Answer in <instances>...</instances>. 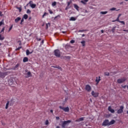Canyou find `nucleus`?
<instances>
[{
	"label": "nucleus",
	"instance_id": "nucleus-60",
	"mask_svg": "<svg viewBox=\"0 0 128 128\" xmlns=\"http://www.w3.org/2000/svg\"><path fill=\"white\" fill-rule=\"evenodd\" d=\"M84 36H85L84 34H82V37L84 38Z\"/></svg>",
	"mask_w": 128,
	"mask_h": 128
},
{
	"label": "nucleus",
	"instance_id": "nucleus-40",
	"mask_svg": "<svg viewBox=\"0 0 128 128\" xmlns=\"http://www.w3.org/2000/svg\"><path fill=\"white\" fill-rule=\"evenodd\" d=\"M46 14H47L46 12H44V14H43L42 18H44V16H46Z\"/></svg>",
	"mask_w": 128,
	"mask_h": 128
},
{
	"label": "nucleus",
	"instance_id": "nucleus-29",
	"mask_svg": "<svg viewBox=\"0 0 128 128\" xmlns=\"http://www.w3.org/2000/svg\"><path fill=\"white\" fill-rule=\"evenodd\" d=\"M2 24H4V20H2L1 22H0V26H2Z\"/></svg>",
	"mask_w": 128,
	"mask_h": 128
},
{
	"label": "nucleus",
	"instance_id": "nucleus-7",
	"mask_svg": "<svg viewBox=\"0 0 128 128\" xmlns=\"http://www.w3.org/2000/svg\"><path fill=\"white\" fill-rule=\"evenodd\" d=\"M85 90H86L90 92L92 90V87H90V85H86Z\"/></svg>",
	"mask_w": 128,
	"mask_h": 128
},
{
	"label": "nucleus",
	"instance_id": "nucleus-18",
	"mask_svg": "<svg viewBox=\"0 0 128 128\" xmlns=\"http://www.w3.org/2000/svg\"><path fill=\"white\" fill-rule=\"evenodd\" d=\"M116 122V120H112L110 122H109V126H112V124H114Z\"/></svg>",
	"mask_w": 128,
	"mask_h": 128
},
{
	"label": "nucleus",
	"instance_id": "nucleus-33",
	"mask_svg": "<svg viewBox=\"0 0 128 128\" xmlns=\"http://www.w3.org/2000/svg\"><path fill=\"white\" fill-rule=\"evenodd\" d=\"M120 22V18H118V17L117 18L116 20H114L113 21V22Z\"/></svg>",
	"mask_w": 128,
	"mask_h": 128
},
{
	"label": "nucleus",
	"instance_id": "nucleus-39",
	"mask_svg": "<svg viewBox=\"0 0 128 128\" xmlns=\"http://www.w3.org/2000/svg\"><path fill=\"white\" fill-rule=\"evenodd\" d=\"M31 11L29 9L27 10L26 14H30Z\"/></svg>",
	"mask_w": 128,
	"mask_h": 128
},
{
	"label": "nucleus",
	"instance_id": "nucleus-36",
	"mask_svg": "<svg viewBox=\"0 0 128 128\" xmlns=\"http://www.w3.org/2000/svg\"><path fill=\"white\" fill-rule=\"evenodd\" d=\"M48 12H49L50 14H54V12H52V11L50 10H49Z\"/></svg>",
	"mask_w": 128,
	"mask_h": 128
},
{
	"label": "nucleus",
	"instance_id": "nucleus-10",
	"mask_svg": "<svg viewBox=\"0 0 128 128\" xmlns=\"http://www.w3.org/2000/svg\"><path fill=\"white\" fill-rule=\"evenodd\" d=\"M6 76V72H0V78H4Z\"/></svg>",
	"mask_w": 128,
	"mask_h": 128
},
{
	"label": "nucleus",
	"instance_id": "nucleus-53",
	"mask_svg": "<svg viewBox=\"0 0 128 128\" xmlns=\"http://www.w3.org/2000/svg\"><path fill=\"white\" fill-rule=\"evenodd\" d=\"M70 4V2H68V6H69Z\"/></svg>",
	"mask_w": 128,
	"mask_h": 128
},
{
	"label": "nucleus",
	"instance_id": "nucleus-8",
	"mask_svg": "<svg viewBox=\"0 0 128 128\" xmlns=\"http://www.w3.org/2000/svg\"><path fill=\"white\" fill-rule=\"evenodd\" d=\"M25 78H30V76H32V73L30 72H28L27 73H25Z\"/></svg>",
	"mask_w": 128,
	"mask_h": 128
},
{
	"label": "nucleus",
	"instance_id": "nucleus-63",
	"mask_svg": "<svg viewBox=\"0 0 128 128\" xmlns=\"http://www.w3.org/2000/svg\"><path fill=\"white\" fill-rule=\"evenodd\" d=\"M110 76H112V73H110Z\"/></svg>",
	"mask_w": 128,
	"mask_h": 128
},
{
	"label": "nucleus",
	"instance_id": "nucleus-41",
	"mask_svg": "<svg viewBox=\"0 0 128 128\" xmlns=\"http://www.w3.org/2000/svg\"><path fill=\"white\" fill-rule=\"evenodd\" d=\"M45 124L46 126H48V120H46Z\"/></svg>",
	"mask_w": 128,
	"mask_h": 128
},
{
	"label": "nucleus",
	"instance_id": "nucleus-64",
	"mask_svg": "<svg viewBox=\"0 0 128 128\" xmlns=\"http://www.w3.org/2000/svg\"><path fill=\"white\" fill-rule=\"evenodd\" d=\"M46 27L48 28V24H46Z\"/></svg>",
	"mask_w": 128,
	"mask_h": 128
},
{
	"label": "nucleus",
	"instance_id": "nucleus-54",
	"mask_svg": "<svg viewBox=\"0 0 128 128\" xmlns=\"http://www.w3.org/2000/svg\"><path fill=\"white\" fill-rule=\"evenodd\" d=\"M123 32H128V30H124Z\"/></svg>",
	"mask_w": 128,
	"mask_h": 128
},
{
	"label": "nucleus",
	"instance_id": "nucleus-9",
	"mask_svg": "<svg viewBox=\"0 0 128 128\" xmlns=\"http://www.w3.org/2000/svg\"><path fill=\"white\" fill-rule=\"evenodd\" d=\"M92 95L94 98H96V97L98 96V92H95L94 91H92Z\"/></svg>",
	"mask_w": 128,
	"mask_h": 128
},
{
	"label": "nucleus",
	"instance_id": "nucleus-12",
	"mask_svg": "<svg viewBox=\"0 0 128 128\" xmlns=\"http://www.w3.org/2000/svg\"><path fill=\"white\" fill-rule=\"evenodd\" d=\"M96 82L97 83L96 84H98V82H100V76H98V78L96 77Z\"/></svg>",
	"mask_w": 128,
	"mask_h": 128
},
{
	"label": "nucleus",
	"instance_id": "nucleus-44",
	"mask_svg": "<svg viewBox=\"0 0 128 128\" xmlns=\"http://www.w3.org/2000/svg\"><path fill=\"white\" fill-rule=\"evenodd\" d=\"M120 24H126L124 23V21H120Z\"/></svg>",
	"mask_w": 128,
	"mask_h": 128
},
{
	"label": "nucleus",
	"instance_id": "nucleus-51",
	"mask_svg": "<svg viewBox=\"0 0 128 128\" xmlns=\"http://www.w3.org/2000/svg\"><path fill=\"white\" fill-rule=\"evenodd\" d=\"M56 120H60V117L56 116Z\"/></svg>",
	"mask_w": 128,
	"mask_h": 128
},
{
	"label": "nucleus",
	"instance_id": "nucleus-47",
	"mask_svg": "<svg viewBox=\"0 0 128 128\" xmlns=\"http://www.w3.org/2000/svg\"><path fill=\"white\" fill-rule=\"evenodd\" d=\"M21 48L20 47H18V48H16V50H20Z\"/></svg>",
	"mask_w": 128,
	"mask_h": 128
},
{
	"label": "nucleus",
	"instance_id": "nucleus-46",
	"mask_svg": "<svg viewBox=\"0 0 128 128\" xmlns=\"http://www.w3.org/2000/svg\"><path fill=\"white\" fill-rule=\"evenodd\" d=\"M70 43L71 44H74V40H70Z\"/></svg>",
	"mask_w": 128,
	"mask_h": 128
},
{
	"label": "nucleus",
	"instance_id": "nucleus-27",
	"mask_svg": "<svg viewBox=\"0 0 128 128\" xmlns=\"http://www.w3.org/2000/svg\"><path fill=\"white\" fill-rule=\"evenodd\" d=\"M81 44L82 46H86V41H82L81 42Z\"/></svg>",
	"mask_w": 128,
	"mask_h": 128
},
{
	"label": "nucleus",
	"instance_id": "nucleus-26",
	"mask_svg": "<svg viewBox=\"0 0 128 128\" xmlns=\"http://www.w3.org/2000/svg\"><path fill=\"white\" fill-rule=\"evenodd\" d=\"M16 8H17V10H18L20 12H22V6H20V7L16 6Z\"/></svg>",
	"mask_w": 128,
	"mask_h": 128
},
{
	"label": "nucleus",
	"instance_id": "nucleus-22",
	"mask_svg": "<svg viewBox=\"0 0 128 128\" xmlns=\"http://www.w3.org/2000/svg\"><path fill=\"white\" fill-rule=\"evenodd\" d=\"M28 14H25L24 15L23 18H24V20H28Z\"/></svg>",
	"mask_w": 128,
	"mask_h": 128
},
{
	"label": "nucleus",
	"instance_id": "nucleus-1",
	"mask_svg": "<svg viewBox=\"0 0 128 128\" xmlns=\"http://www.w3.org/2000/svg\"><path fill=\"white\" fill-rule=\"evenodd\" d=\"M54 54L57 58H60V51L59 50H54Z\"/></svg>",
	"mask_w": 128,
	"mask_h": 128
},
{
	"label": "nucleus",
	"instance_id": "nucleus-62",
	"mask_svg": "<svg viewBox=\"0 0 128 128\" xmlns=\"http://www.w3.org/2000/svg\"><path fill=\"white\" fill-rule=\"evenodd\" d=\"M42 44H44V40H42Z\"/></svg>",
	"mask_w": 128,
	"mask_h": 128
},
{
	"label": "nucleus",
	"instance_id": "nucleus-21",
	"mask_svg": "<svg viewBox=\"0 0 128 128\" xmlns=\"http://www.w3.org/2000/svg\"><path fill=\"white\" fill-rule=\"evenodd\" d=\"M30 8H36V4H32L30 5Z\"/></svg>",
	"mask_w": 128,
	"mask_h": 128
},
{
	"label": "nucleus",
	"instance_id": "nucleus-57",
	"mask_svg": "<svg viewBox=\"0 0 128 128\" xmlns=\"http://www.w3.org/2000/svg\"><path fill=\"white\" fill-rule=\"evenodd\" d=\"M50 112H52H52H54V110H50Z\"/></svg>",
	"mask_w": 128,
	"mask_h": 128
},
{
	"label": "nucleus",
	"instance_id": "nucleus-17",
	"mask_svg": "<svg viewBox=\"0 0 128 128\" xmlns=\"http://www.w3.org/2000/svg\"><path fill=\"white\" fill-rule=\"evenodd\" d=\"M69 20L74 22V20H76V18L74 17H71Z\"/></svg>",
	"mask_w": 128,
	"mask_h": 128
},
{
	"label": "nucleus",
	"instance_id": "nucleus-6",
	"mask_svg": "<svg viewBox=\"0 0 128 128\" xmlns=\"http://www.w3.org/2000/svg\"><path fill=\"white\" fill-rule=\"evenodd\" d=\"M124 112V106H120V108L118 110V114H122Z\"/></svg>",
	"mask_w": 128,
	"mask_h": 128
},
{
	"label": "nucleus",
	"instance_id": "nucleus-42",
	"mask_svg": "<svg viewBox=\"0 0 128 128\" xmlns=\"http://www.w3.org/2000/svg\"><path fill=\"white\" fill-rule=\"evenodd\" d=\"M60 18V16L58 15L54 17V20H56V18Z\"/></svg>",
	"mask_w": 128,
	"mask_h": 128
},
{
	"label": "nucleus",
	"instance_id": "nucleus-38",
	"mask_svg": "<svg viewBox=\"0 0 128 128\" xmlns=\"http://www.w3.org/2000/svg\"><path fill=\"white\" fill-rule=\"evenodd\" d=\"M12 25L11 26L9 30H8V32H10V30H12Z\"/></svg>",
	"mask_w": 128,
	"mask_h": 128
},
{
	"label": "nucleus",
	"instance_id": "nucleus-50",
	"mask_svg": "<svg viewBox=\"0 0 128 128\" xmlns=\"http://www.w3.org/2000/svg\"><path fill=\"white\" fill-rule=\"evenodd\" d=\"M65 58H70V56H65Z\"/></svg>",
	"mask_w": 128,
	"mask_h": 128
},
{
	"label": "nucleus",
	"instance_id": "nucleus-20",
	"mask_svg": "<svg viewBox=\"0 0 128 128\" xmlns=\"http://www.w3.org/2000/svg\"><path fill=\"white\" fill-rule=\"evenodd\" d=\"M26 54L27 56H28V54H32V52H30V50H26Z\"/></svg>",
	"mask_w": 128,
	"mask_h": 128
},
{
	"label": "nucleus",
	"instance_id": "nucleus-32",
	"mask_svg": "<svg viewBox=\"0 0 128 128\" xmlns=\"http://www.w3.org/2000/svg\"><path fill=\"white\" fill-rule=\"evenodd\" d=\"M56 6V2H54L52 3V6Z\"/></svg>",
	"mask_w": 128,
	"mask_h": 128
},
{
	"label": "nucleus",
	"instance_id": "nucleus-35",
	"mask_svg": "<svg viewBox=\"0 0 128 128\" xmlns=\"http://www.w3.org/2000/svg\"><path fill=\"white\" fill-rule=\"evenodd\" d=\"M86 32V30H80L79 32Z\"/></svg>",
	"mask_w": 128,
	"mask_h": 128
},
{
	"label": "nucleus",
	"instance_id": "nucleus-14",
	"mask_svg": "<svg viewBox=\"0 0 128 128\" xmlns=\"http://www.w3.org/2000/svg\"><path fill=\"white\" fill-rule=\"evenodd\" d=\"M88 2V0H81L80 2L83 4L86 5V2Z\"/></svg>",
	"mask_w": 128,
	"mask_h": 128
},
{
	"label": "nucleus",
	"instance_id": "nucleus-34",
	"mask_svg": "<svg viewBox=\"0 0 128 128\" xmlns=\"http://www.w3.org/2000/svg\"><path fill=\"white\" fill-rule=\"evenodd\" d=\"M36 40H38V41H40V40H42V38H39L38 37V36H36Z\"/></svg>",
	"mask_w": 128,
	"mask_h": 128
},
{
	"label": "nucleus",
	"instance_id": "nucleus-52",
	"mask_svg": "<svg viewBox=\"0 0 128 128\" xmlns=\"http://www.w3.org/2000/svg\"><path fill=\"white\" fill-rule=\"evenodd\" d=\"M122 16V14H119L118 15V18H120V16Z\"/></svg>",
	"mask_w": 128,
	"mask_h": 128
},
{
	"label": "nucleus",
	"instance_id": "nucleus-3",
	"mask_svg": "<svg viewBox=\"0 0 128 128\" xmlns=\"http://www.w3.org/2000/svg\"><path fill=\"white\" fill-rule=\"evenodd\" d=\"M59 108H60V110H62L65 112H70V108L67 106V107H64L62 106H60Z\"/></svg>",
	"mask_w": 128,
	"mask_h": 128
},
{
	"label": "nucleus",
	"instance_id": "nucleus-28",
	"mask_svg": "<svg viewBox=\"0 0 128 128\" xmlns=\"http://www.w3.org/2000/svg\"><path fill=\"white\" fill-rule=\"evenodd\" d=\"M20 66V64H17L14 68V70H18V68Z\"/></svg>",
	"mask_w": 128,
	"mask_h": 128
},
{
	"label": "nucleus",
	"instance_id": "nucleus-48",
	"mask_svg": "<svg viewBox=\"0 0 128 128\" xmlns=\"http://www.w3.org/2000/svg\"><path fill=\"white\" fill-rule=\"evenodd\" d=\"M29 4H30H30H32V1H30L29 2Z\"/></svg>",
	"mask_w": 128,
	"mask_h": 128
},
{
	"label": "nucleus",
	"instance_id": "nucleus-59",
	"mask_svg": "<svg viewBox=\"0 0 128 128\" xmlns=\"http://www.w3.org/2000/svg\"><path fill=\"white\" fill-rule=\"evenodd\" d=\"M124 88H126V86H123Z\"/></svg>",
	"mask_w": 128,
	"mask_h": 128
},
{
	"label": "nucleus",
	"instance_id": "nucleus-19",
	"mask_svg": "<svg viewBox=\"0 0 128 128\" xmlns=\"http://www.w3.org/2000/svg\"><path fill=\"white\" fill-rule=\"evenodd\" d=\"M74 8H76V10H78L80 7H78V6L76 4H74Z\"/></svg>",
	"mask_w": 128,
	"mask_h": 128
},
{
	"label": "nucleus",
	"instance_id": "nucleus-24",
	"mask_svg": "<svg viewBox=\"0 0 128 128\" xmlns=\"http://www.w3.org/2000/svg\"><path fill=\"white\" fill-rule=\"evenodd\" d=\"M52 68H58V70H62V68L60 66H52Z\"/></svg>",
	"mask_w": 128,
	"mask_h": 128
},
{
	"label": "nucleus",
	"instance_id": "nucleus-5",
	"mask_svg": "<svg viewBox=\"0 0 128 128\" xmlns=\"http://www.w3.org/2000/svg\"><path fill=\"white\" fill-rule=\"evenodd\" d=\"M102 125L104 126H110V122L108 121V120H104L102 124Z\"/></svg>",
	"mask_w": 128,
	"mask_h": 128
},
{
	"label": "nucleus",
	"instance_id": "nucleus-31",
	"mask_svg": "<svg viewBox=\"0 0 128 128\" xmlns=\"http://www.w3.org/2000/svg\"><path fill=\"white\" fill-rule=\"evenodd\" d=\"M104 76H110V72H105L104 73Z\"/></svg>",
	"mask_w": 128,
	"mask_h": 128
},
{
	"label": "nucleus",
	"instance_id": "nucleus-2",
	"mask_svg": "<svg viewBox=\"0 0 128 128\" xmlns=\"http://www.w3.org/2000/svg\"><path fill=\"white\" fill-rule=\"evenodd\" d=\"M70 122H72V121L70 120H69L68 121H64L62 123V128H66V124H70Z\"/></svg>",
	"mask_w": 128,
	"mask_h": 128
},
{
	"label": "nucleus",
	"instance_id": "nucleus-4",
	"mask_svg": "<svg viewBox=\"0 0 128 128\" xmlns=\"http://www.w3.org/2000/svg\"><path fill=\"white\" fill-rule=\"evenodd\" d=\"M126 82V78H119L117 80L118 84H122V82Z\"/></svg>",
	"mask_w": 128,
	"mask_h": 128
},
{
	"label": "nucleus",
	"instance_id": "nucleus-15",
	"mask_svg": "<svg viewBox=\"0 0 128 128\" xmlns=\"http://www.w3.org/2000/svg\"><path fill=\"white\" fill-rule=\"evenodd\" d=\"M84 120V118L82 117L80 118L79 119H78L77 120H76V122H82Z\"/></svg>",
	"mask_w": 128,
	"mask_h": 128
},
{
	"label": "nucleus",
	"instance_id": "nucleus-55",
	"mask_svg": "<svg viewBox=\"0 0 128 128\" xmlns=\"http://www.w3.org/2000/svg\"><path fill=\"white\" fill-rule=\"evenodd\" d=\"M112 32H114V28H112Z\"/></svg>",
	"mask_w": 128,
	"mask_h": 128
},
{
	"label": "nucleus",
	"instance_id": "nucleus-37",
	"mask_svg": "<svg viewBox=\"0 0 128 128\" xmlns=\"http://www.w3.org/2000/svg\"><path fill=\"white\" fill-rule=\"evenodd\" d=\"M24 18H22L21 20V22L20 23V24H22V22H24Z\"/></svg>",
	"mask_w": 128,
	"mask_h": 128
},
{
	"label": "nucleus",
	"instance_id": "nucleus-58",
	"mask_svg": "<svg viewBox=\"0 0 128 128\" xmlns=\"http://www.w3.org/2000/svg\"><path fill=\"white\" fill-rule=\"evenodd\" d=\"M104 30H101L102 34H104Z\"/></svg>",
	"mask_w": 128,
	"mask_h": 128
},
{
	"label": "nucleus",
	"instance_id": "nucleus-13",
	"mask_svg": "<svg viewBox=\"0 0 128 128\" xmlns=\"http://www.w3.org/2000/svg\"><path fill=\"white\" fill-rule=\"evenodd\" d=\"M20 20H22V18H20V17H18L15 19L14 22H15L18 23L19 22Z\"/></svg>",
	"mask_w": 128,
	"mask_h": 128
},
{
	"label": "nucleus",
	"instance_id": "nucleus-56",
	"mask_svg": "<svg viewBox=\"0 0 128 128\" xmlns=\"http://www.w3.org/2000/svg\"><path fill=\"white\" fill-rule=\"evenodd\" d=\"M62 34H66V32L63 31L62 32Z\"/></svg>",
	"mask_w": 128,
	"mask_h": 128
},
{
	"label": "nucleus",
	"instance_id": "nucleus-23",
	"mask_svg": "<svg viewBox=\"0 0 128 128\" xmlns=\"http://www.w3.org/2000/svg\"><path fill=\"white\" fill-rule=\"evenodd\" d=\"M9 104H10V102L8 101L7 103L6 104V110H8V108Z\"/></svg>",
	"mask_w": 128,
	"mask_h": 128
},
{
	"label": "nucleus",
	"instance_id": "nucleus-49",
	"mask_svg": "<svg viewBox=\"0 0 128 128\" xmlns=\"http://www.w3.org/2000/svg\"><path fill=\"white\" fill-rule=\"evenodd\" d=\"M2 12L0 11V16H2Z\"/></svg>",
	"mask_w": 128,
	"mask_h": 128
},
{
	"label": "nucleus",
	"instance_id": "nucleus-61",
	"mask_svg": "<svg viewBox=\"0 0 128 128\" xmlns=\"http://www.w3.org/2000/svg\"><path fill=\"white\" fill-rule=\"evenodd\" d=\"M56 128H60V126H57L56 127Z\"/></svg>",
	"mask_w": 128,
	"mask_h": 128
},
{
	"label": "nucleus",
	"instance_id": "nucleus-30",
	"mask_svg": "<svg viewBox=\"0 0 128 128\" xmlns=\"http://www.w3.org/2000/svg\"><path fill=\"white\" fill-rule=\"evenodd\" d=\"M100 14H108V12L106 11V12H101Z\"/></svg>",
	"mask_w": 128,
	"mask_h": 128
},
{
	"label": "nucleus",
	"instance_id": "nucleus-45",
	"mask_svg": "<svg viewBox=\"0 0 128 128\" xmlns=\"http://www.w3.org/2000/svg\"><path fill=\"white\" fill-rule=\"evenodd\" d=\"M4 32V27L2 28L0 32Z\"/></svg>",
	"mask_w": 128,
	"mask_h": 128
},
{
	"label": "nucleus",
	"instance_id": "nucleus-16",
	"mask_svg": "<svg viewBox=\"0 0 128 128\" xmlns=\"http://www.w3.org/2000/svg\"><path fill=\"white\" fill-rule=\"evenodd\" d=\"M28 62V58L27 57H24L23 58V62Z\"/></svg>",
	"mask_w": 128,
	"mask_h": 128
},
{
	"label": "nucleus",
	"instance_id": "nucleus-25",
	"mask_svg": "<svg viewBox=\"0 0 128 128\" xmlns=\"http://www.w3.org/2000/svg\"><path fill=\"white\" fill-rule=\"evenodd\" d=\"M4 40V37L0 34V40Z\"/></svg>",
	"mask_w": 128,
	"mask_h": 128
},
{
	"label": "nucleus",
	"instance_id": "nucleus-43",
	"mask_svg": "<svg viewBox=\"0 0 128 128\" xmlns=\"http://www.w3.org/2000/svg\"><path fill=\"white\" fill-rule=\"evenodd\" d=\"M116 10V8H110V10Z\"/></svg>",
	"mask_w": 128,
	"mask_h": 128
},
{
	"label": "nucleus",
	"instance_id": "nucleus-11",
	"mask_svg": "<svg viewBox=\"0 0 128 128\" xmlns=\"http://www.w3.org/2000/svg\"><path fill=\"white\" fill-rule=\"evenodd\" d=\"M108 110L109 112H112V114H114V109H112V107L110 106L108 108Z\"/></svg>",
	"mask_w": 128,
	"mask_h": 128
}]
</instances>
